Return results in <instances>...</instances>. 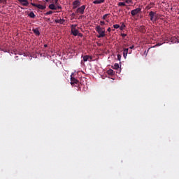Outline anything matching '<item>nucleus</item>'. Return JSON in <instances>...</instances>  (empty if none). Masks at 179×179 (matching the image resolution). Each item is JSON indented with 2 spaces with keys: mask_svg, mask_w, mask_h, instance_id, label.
Returning <instances> with one entry per match:
<instances>
[{
  "mask_svg": "<svg viewBox=\"0 0 179 179\" xmlns=\"http://www.w3.org/2000/svg\"><path fill=\"white\" fill-rule=\"evenodd\" d=\"M95 31H96L99 35L96 36L97 38H101L106 36V29L101 27L100 25L95 27Z\"/></svg>",
  "mask_w": 179,
  "mask_h": 179,
  "instance_id": "obj_1",
  "label": "nucleus"
},
{
  "mask_svg": "<svg viewBox=\"0 0 179 179\" xmlns=\"http://www.w3.org/2000/svg\"><path fill=\"white\" fill-rule=\"evenodd\" d=\"M77 24H72L71 25V34L73 35L74 36H81V34H79V31L76 29V28L77 27Z\"/></svg>",
  "mask_w": 179,
  "mask_h": 179,
  "instance_id": "obj_2",
  "label": "nucleus"
},
{
  "mask_svg": "<svg viewBox=\"0 0 179 179\" xmlns=\"http://www.w3.org/2000/svg\"><path fill=\"white\" fill-rule=\"evenodd\" d=\"M148 16H150V21L152 22H155L157 20V15L154 11H150V14H148Z\"/></svg>",
  "mask_w": 179,
  "mask_h": 179,
  "instance_id": "obj_3",
  "label": "nucleus"
},
{
  "mask_svg": "<svg viewBox=\"0 0 179 179\" xmlns=\"http://www.w3.org/2000/svg\"><path fill=\"white\" fill-rule=\"evenodd\" d=\"M85 5L81 6V7H78V9H76V13L80 15L85 14Z\"/></svg>",
  "mask_w": 179,
  "mask_h": 179,
  "instance_id": "obj_4",
  "label": "nucleus"
},
{
  "mask_svg": "<svg viewBox=\"0 0 179 179\" xmlns=\"http://www.w3.org/2000/svg\"><path fill=\"white\" fill-rule=\"evenodd\" d=\"M31 6L36 8H38V9H41L42 10L45 9V6H43L41 4H36L35 3H31Z\"/></svg>",
  "mask_w": 179,
  "mask_h": 179,
  "instance_id": "obj_5",
  "label": "nucleus"
},
{
  "mask_svg": "<svg viewBox=\"0 0 179 179\" xmlns=\"http://www.w3.org/2000/svg\"><path fill=\"white\" fill-rule=\"evenodd\" d=\"M141 8H137L136 9L131 10V16L138 15V14L141 13Z\"/></svg>",
  "mask_w": 179,
  "mask_h": 179,
  "instance_id": "obj_6",
  "label": "nucleus"
},
{
  "mask_svg": "<svg viewBox=\"0 0 179 179\" xmlns=\"http://www.w3.org/2000/svg\"><path fill=\"white\" fill-rule=\"evenodd\" d=\"M18 2L24 7H27L29 5V2L27 0H18Z\"/></svg>",
  "mask_w": 179,
  "mask_h": 179,
  "instance_id": "obj_7",
  "label": "nucleus"
},
{
  "mask_svg": "<svg viewBox=\"0 0 179 179\" xmlns=\"http://www.w3.org/2000/svg\"><path fill=\"white\" fill-rule=\"evenodd\" d=\"M80 3H81V2L79 0L74 1L73 3V8L76 9L78 7H80Z\"/></svg>",
  "mask_w": 179,
  "mask_h": 179,
  "instance_id": "obj_8",
  "label": "nucleus"
},
{
  "mask_svg": "<svg viewBox=\"0 0 179 179\" xmlns=\"http://www.w3.org/2000/svg\"><path fill=\"white\" fill-rule=\"evenodd\" d=\"M71 85H78L79 83V81L77 80V79L71 76Z\"/></svg>",
  "mask_w": 179,
  "mask_h": 179,
  "instance_id": "obj_9",
  "label": "nucleus"
},
{
  "mask_svg": "<svg viewBox=\"0 0 179 179\" xmlns=\"http://www.w3.org/2000/svg\"><path fill=\"white\" fill-rule=\"evenodd\" d=\"M92 59V57L91 56H88V55L83 56L84 62H87V61L91 62Z\"/></svg>",
  "mask_w": 179,
  "mask_h": 179,
  "instance_id": "obj_10",
  "label": "nucleus"
},
{
  "mask_svg": "<svg viewBox=\"0 0 179 179\" xmlns=\"http://www.w3.org/2000/svg\"><path fill=\"white\" fill-rule=\"evenodd\" d=\"M127 54H129V48H124L123 49V57L127 59Z\"/></svg>",
  "mask_w": 179,
  "mask_h": 179,
  "instance_id": "obj_11",
  "label": "nucleus"
},
{
  "mask_svg": "<svg viewBox=\"0 0 179 179\" xmlns=\"http://www.w3.org/2000/svg\"><path fill=\"white\" fill-rule=\"evenodd\" d=\"M64 22H66V20L64 19L55 20L56 24H64Z\"/></svg>",
  "mask_w": 179,
  "mask_h": 179,
  "instance_id": "obj_12",
  "label": "nucleus"
},
{
  "mask_svg": "<svg viewBox=\"0 0 179 179\" xmlns=\"http://www.w3.org/2000/svg\"><path fill=\"white\" fill-rule=\"evenodd\" d=\"M32 31H34V34H36V36H40V32H39V30L38 29H33Z\"/></svg>",
  "mask_w": 179,
  "mask_h": 179,
  "instance_id": "obj_13",
  "label": "nucleus"
},
{
  "mask_svg": "<svg viewBox=\"0 0 179 179\" xmlns=\"http://www.w3.org/2000/svg\"><path fill=\"white\" fill-rule=\"evenodd\" d=\"M49 9L52 10H57V7L55 6V4H50L49 5Z\"/></svg>",
  "mask_w": 179,
  "mask_h": 179,
  "instance_id": "obj_14",
  "label": "nucleus"
},
{
  "mask_svg": "<svg viewBox=\"0 0 179 179\" xmlns=\"http://www.w3.org/2000/svg\"><path fill=\"white\" fill-rule=\"evenodd\" d=\"M28 16H29L30 18L31 19H34L36 17L35 13H34V12H30L29 15H28Z\"/></svg>",
  "mask_w": 179,
  "mask_h": 179,
  "instance_id": "obj_15",
  "label": "nucleus"
},
{
  "mask_svg": "<svg viewBox=\"0 0 179 179\" xmlns=\"http://www.w3.org/2000/svg\"><path fill=\"white\" fill-rule=\"evenodd\" d=\"M171 42L173 43H178V39L176 37L171 38Z\"/></svg>",
  "mask_w": 179,
  "mask_h": 179,
  "instance_id": "obj_16",
  "label": "nucleus"
},
{
  "mask_svg": "<svg viewBox=\"0 0 179 179\" xmlns=\"http://www.w3.org/2000/svg\"><path fill=\"white\" fill-rule=\"evenodd\" d=\"M112 68L113 69H119V68H120V66H119V64H114V65L113 66H112Z\"/></svg>",
  "mask_w": 179,
  "mask_h": 179,
  "instance_id": "obj_17",
  "label": "nucleus"
},
{
  "mask_svg": "<svg viewBox=\"0 0 179 179\" xmlns=\"http://www.w3.org/2000/svg\"><path fill=\"white\" fill-rule=\"evenodd\" d=\"M114 71L113 69H110L108 71V74L110 76H114Z\"/></svg>",
  "mask_w": 179,
  "mask_h": 179,
  "instance_id": "obj_18",
  "label": "nucleus"
},
{
  "mask_svg": "<svg viewBox=\"0 0 179 179\" xmlns=\"http://www.w3.org/2000/svg\"><path fill=\"white\" fill-rule=\"evenodd\" d=\"M103 3V2H101L99 0H96V1H93V3H94V4H101V3Z\"/></svg>",
  "mask_w": 179,
  "mask_h": 179,
  "instance_id": "obj_19",
  "label": "nucleus"
},
{
  "mask_svg": "<svg viewBox=\"0 0 179 179\" xmlns=\"http://www.w3.org/2000/svg\"><path fill=\"white\" fill-rule=\"evenodd\" d=\"M108 15H110V14H105L104 15H103L102 20H106Z\"/></svg>",
  "mask_w": 179,
  "mask_h": 179,
  "instance_id": "obj_20",
  "label": "nucleus"
},
{
  "mask_svg": "<svg viewBox=\"0 0 179 179\" xmlns=\"http://www.w3.org/2000/svg\"><path fill=\"white\" fill-rule=\"evenodd\" d=\"M52 13H53V11L52 10L48 11L47 13H45V15H50Z\"/></svg>",
  "mask_w": 179,
  "mask_h": 179,
  "instance_id": "obj_21",
  "label": "nucleus"
},
{
  "mask_svg": "<svg viewBox=\"0 0 179 179\" xmlns=\"http://www.w3.org/2000/svg\"><path fill=\"white\" fill-rule=\"evenodd\" d=\"M125 3H127V4H132L133 3L132 0H126Z\"/></svg>",
  "mask_w": 179,
  "mask_h": 179,
  "instance_id": "obj_22",
  "label": "nucleus"
},
{
  "mask_svg": "<svg viewBox=\"0 0 179 179\" xmlns=\"http://www.w3.org/2000/svg\"><path fill=\"white\" fill-rule=\"evenodd\" d=\"M118 6H125V3L120 2V3H118Z\"/></svg>",
  "mask_w": 179,
  "mask_h": 179,
  "instance_id": "obj_23",
  "label": "nucleus"
},
{
  "mask_svg": "<svg viewBox=\"0 0 179 179\" xmlns=\"http://www.w3.org/2000/svg\"><path fill=\"white\" fill-rule=\"evenodd\" d=\"M125 28V25L124 24H122L121 27H120V30L122 31Z\"/></svg>",
  "mask_w": 179,
  "mask_h": 179,
  "instance_id": "obj_24",
  "label": "nucleus"
},
{
  "mask_svg": "<svg viewBox=\"0 0 179 179\" xmlns=\"http://www.w3.org/2000/svg\"><path fill=\"white\" fill-rule=\"evenodd\" d=\"M113 27H114V29H117L120 28V25L119 24H115V25H113Z\"/></svg>",
  "mask_w": 179,
  "mask_h": 179,
  "instance_id": "obj_25",
  "label": "nucleus"
},
{
  "mask_svg": "<svg viewBox=\"0 0 179 179\" xmlns=\"http://www.w3.org/2000/svg\"><path fill=\"white\" fill-rule=\"evenodd\" d=\"M104 24H106V22L104 21H101L100 22V25L101 26H104Z\"/></svg>",
  "mask_w": 179,
  "mask_h": 179,
  "instance_id": "obj_26",
  "label": "nucleus"
},
{
  "mask_svg": "<svg viewBox=\"0 0 179 179\" xmlns=\"http://www.w3.org/2000/svg\"><path fill=\"white\" fill-rule=\"evenodd\" d=\"M121 57H122L121 55H117V59H118V61L121 60Z\"/></svg>",
  "mask_w": 179,
  "mask_h": 179,
  "instance_id": "obj_27",
  "label": "nucleus"
},
{
  "mask_svg": "<svg viewBox=\"0 0 179 179\" xmlns=\"http://www.w3.org/2000/svg\"><path fill=\"white\" fill-rule=\"evenodd\" d=\"M121 36L123 37V39L127 37V34H121Z\"/></svg>",
  "mask_w": 179,
  "mask_h": 179,
  "instance_id": "obj_28",
  "label": "nucleus"
},
{
  "mask_svg": "<svg viewBox=\"0 0 179 179\" xmlns=\"http://www.w3.org/2000/svg\"><path fill=\"white\" fill-rule=\"evenodd\" d=\"M134 48V45L129 46V49H131V50H132Z\"/></svg>",
  "mask_w": 179,
  "mask_h": 179,
  "instance_id": "obj_29",
  "label": "nucleus"
},
{
  "mask_svg": "<svg viewBox=\"0 0 179 179\" xmlns=\"http://www.w3.org/2000/svg\"><path fill=\"white\" fill-rule=\"evenodd\" d=\"M162 45V44L161 43H157V44H156V47H159V46H161Z\"/></svg>",
  "mask_w": 179,
  "mask_h": 179,
  "instance_id": "obj_30",
  "label": "nucleus"
},
{
  "mask_svg": "<svg viewBox=\"0 0 179 179\" xmlns=\"http://www.w3.org/2000/svg\"><path fill=\"white\" fill-rule=\"evenodd\" d=\"M108 32H111V28L110 27L108 28Z\"/></svg>",
  "mask_w": 179,
  "mask_h": 179,
  "instance_id": "obj_31",
  "label": "nucleus"
},
{
  "mask_svg": "<svg viewBox=\"0 0 179 179\" xmlns=\"http://www.w3.org/2000/svg\"><path fill=\"white\" fill-rule=\"evenodd\" d=\"M57 8V9H61V6H57V7H56Z\"/></svg>",
  "mask_w": 179,
  "mask_h": 179,
  "instance_id": "obj_32",
  "label": "nucleus"
},
{
  "mask_svg": "<svg viewBox=\"0 0 179 179\" xmlns=\"http://www.w3.org/2000/svg\"><path fill=\"white\" fill-rule=\"evenodd\" d=\"M98 1L104 3V0H98Z\"/></svg>",
  "mask_w": 179,
  "mask_h": 179,
  "instance_id": "obj_33",
  "label": "nucleus"
},
{
  "mask_svg": "<svg viewBox=\"0 0 179 179\" xmlns=\"http://www.w3.org/2000/svg\"><path fill=\"white\" fill-rule=\"evenodd\" d=\"M44 47L47 48V47H48V45L47 44H45Z\"/></svg>",
  "mask_w": 179,
  "mask_h": 179,
  "instance_id": "obj_34",
  "label": "nucleus"
},
{
  "mask_svg": "<svg viewBox=\"0 0 179 179\" xmlns=\"http://www.w3.org/2000/svg\"><path fill=\"white\" fill-rule=\"evenodd\" d=\"M55 3H58V0H55Z\"/></svg>",
  "mask_w": 179,
  "mask_h": 179,
  "instance_id": "obj_35",
  "label": "nucleus"
},
{
  "mask_svg": "<svg viewBox=\"0 0 179 179\" xmlns=\"http://www.w3.org/2000/svg\"><path fill=\"white\" fill-rule=\"evenodd\" d=\"M45 2H49V0H45Z\"/></svg>",
  "mask_w": 179,
  "mask_h": 179,
  "instance_id": "obj_36",
  "label": "nucleus"
},
{
  "mask_svg": "<svg viewBox=\"0 0 179 179\" xmlns=\"http://www.w3.org/2000/svg\"><path fill=\"white\" fill-rule=\"evenodd\" d=\"M122 1H126L127 0H122Z\"/></svg>",
  "mask_w": 179,
  "mask_h": 179,
  "instance_id": "obj_37",
  "label": "nucleus"
},
{
  "mask_svg": "<svg viewBox=\"0 0 179 179\" xmlns=\"http://www.w3.org/2000/svg\"><path fill=\"white\" fill-rule=\"evenodd\" d=\"M132 52V51L129 52V54H131Z\"/></svg>",
  "mask_w": 179,
  "mask_h": 179,
  "instance_id": "obj_38",
  "label": "nucleus"
},
{
  "mask_svg": "<svg viewBox=\"0 0 179 179\" xmlns=\"http://www.w3.org/2000/svg\"><path fill=\"white\" fill-rule=\"evenodd\" d=\"M3 0H0V2H1Z\"/></svg>",
  "mask_w": 179,
  "mask_h": 179,
  "instance_id": "obj_39",
  "label": "nucleus"
},
{
  "mask_svg": "<svg viewBox=\"0 0 179 179\" xmlns=\"http://www.w3.org/2000/svg\"><path fill=\"white\" fill-rule=\"evenodd\" d=\"M178 14H179V13H178Z\"/></svg>",
  "mask_w": 179,
  "mask_h": 179,
  "instance_id": "obj_40",
  "label": "nucleus"
}]
</instances>
